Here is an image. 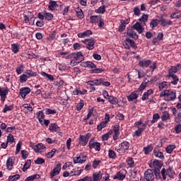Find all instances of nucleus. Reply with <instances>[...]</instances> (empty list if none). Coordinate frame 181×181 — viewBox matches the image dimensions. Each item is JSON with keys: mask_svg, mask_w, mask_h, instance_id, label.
Here are the masks:
<instances>
[{"mask_svg": "<svg viewBox=\"0 0 181 181\" xmlns=\"http://www.w3.org/2000/svg\"><path fill=\"white\" fill-rule=\"evenodd\" d=\"M21 179V175L19 174H16L14 175H10L8 177V181H16Z\"/></svg>", "mask_w": 181, "mask_h": 181, "instance_id": "nucleus-45", "label": "nucleus"}, {"mask_svg": "<svg viewBox=\"0 0 181 181\" xmlns=\"http://www.w3.org/2000/svg\"><path fill=\"white\" fill-rule=\"evenodd\" d=\"M81 42L86 45L88 50H93L94 49V45H95V39L94 37L87 38L83 40Z\"/></svg>", "mask_w": 181, "mask_h": 181, "instance_id": "nucleus-4", "label": "nucleus"}, {"mask_svg": "<svg viewBox=\"0 0 181 181\" xmlns=\"http://www.w3.org/2000/svg\"><path fill=\"white\" fill-rule=\"evenodd\" d=\"M96 13H104L105 12V6H102L99 7L96 11Z\"/></svg>", "mask_w": 181, "mask_h": 181, "instance_id": "nucleus-63", "label": "nucleus"}, {"mask_svg": "<svg viewBox=\"0 0 181 181\" xmlns=\"http://www.w3.org/2000/svg\"><path fill=\"white\" fill-rule=\"evenodd\" d=\"M152 149H153V147L151 145H148L147 146L144 147V152L145 155H149L151 152H152Z\"/></svg>", "mask_w": 181, "mask_h": 181, "instance_id": "nucleus-37", "label": "nucleus"}, {"mask_svg": "<svg viewBox=\"0 0 181 181\" xmlns=\"http://www.w3.org/2000/svg\"><path fill=\"white\" fill-rule=\"evenodd\" d=\"M107 100H109V103H110V104H112V105H115L118 103V100H117V98L112 96H110L109 98H107Z\"/></svg>", "mask_w": 181, "mask_h": 181, "instance_id": "nucleus-61", "label": "nucleus"}, {"mask_svg": "<svg viewBox=\"0 0 181 181\" xmlns=\"http://www.w3.org/2000/svg\"><path fill=\"white\" fill-rule=\"evenodd\" d=\"M151 63H152V61L149 59H143L139 61V66H140V67H142L143 69H145L146 67H149V65Z\"/></svg>", "mask_w": 181, "mask_h": 181, "instance_id": "nucleus-17", "label": "nucleus"}, {"mask_svg": "<svg viewBox=\"0 0 181 181\" xmlns=\"http://www.w3.org/2000/svg\"><path fill=\"white\" fill-rule=\"evenodd\" d=\"M84 107V101L81 100L79 103L76 105L77 111H80Z\"/></svg>", "mask_w": 181, "mask_h": 181, "instance_id": "nucleus-62", "label": "nucleus"}, {"mask_svg": "<svg viewBox=\"0 0 181 181\" xmlns=\"http://www.w3.org/2000/svg\"><path fill=\"white\" fill-rule=\"evenodd\" d=\"M25 74L28 76V78L30 77H36V76H37V74L32 70H27Z\"/></svg>", "mask_w": 181, "mask_h": 181, "instance_id": "nucleus-43", "label": "nucleus"}, {"mask_svg": "<svg viewBox=\"0 0 181 181\" xmlns=\"http://www.w3.org/2000/svg\"><path fill=\"white\" fill-rule=\"evenodd\" d=\"M30 88L29 87H23L21 88L20 89V92H19V95H21V97L25 100L26 98V95H28V94L30 93Z\"/></svg>", "mask_w": 181, "mask_h": 181, "instance_id": "nucleus-9", "label": "nucleus"}, {"mask_svg": "<svg viewBox=\"0 0 181 181\" xmlns=\"http://www.w3.org/2000/svg\"><path fill=\"white\" fill-rule=\"evenodd\" d=\"M14 163H15V160L13 158H8L7 159L6 166L8 170H12V169H13Z\"/></svg>", "mask_w": 181, "mask_h": 181, "instance_id": "nucleus-18", "label": "nucleus"}, {"mask_svg": "<svg viewBox=\"0 0 181 181\" xmlns=\"http://www.w3.org/2000/svg\"><path fill=\"white\" fill-rule=\"evenodd\" d=\"M56 110H52V109H49L47 108L45 109V114H47V115H54V114H56Z\"/></svg>", "mask_w": 181, "mask_h": 181, "instance_id": "nucleus-60", "label": "nucleus"}, {"mask_svg": "<svg viewBox=\"0 0 181 181\" xmlns=\"http://www.w3.org/2000/svg\"><path fill=\"white\" fill-rule=\"evenodd\" d=\"M58 5H57V2L54 1H49V4L48 6L49 9H50V11H54V8H57Z\"/></svg>", "mask_w": 181, "mask_h": 181, "instance_id": "nucleus-39", "label": "nucleus"}, {"mask_svg": "<svg viewBox=\"0 0 181 181\" xmlns=\"http://www.w3.org/2000/svg\"><path fill=\"white\" fill-rule=\"evenodd\" d=\"M16 71L18 76H19V74H22L23 71V64L18 65L16 69Z\"/></svg>", "mask_w": 181, "mask_h": 181, "instance_id": "nucleus-56", "label": "nucleus"}, {"mask_svg": "<svg viewBox=\"0 0 181 181\" xmlns=\"http://www.w3.org/2000/svg\"><path fill=\"white\" fill-rule=\"evenodd\" d=\"M87 156H84V154L78 155L76 157H74L73 162L74 165L77 163H84L86 162Z\"/></svg>", "mask_w": 181, "mask_h": 181, "instance_id": "nucleus-7", "label": "nucleus"}, {"mask_svg": "<svg viewBox=\"0 0 181 181\" xmlns=\"http://www.w3.org/2000/svg\"><path fill=\"white\" fill-rule=\"evenodd\" d=\"M174 130L175 131L176 134H180L181 132V124H178L175 125Z\"/></svg>", "mask_w": 181, "mask_h": 181, "instance_id": "nucleus-64", "label": "nucleus"}, {"mask_svg": "<svg viewBox=\"0 0 181 181\" xmlns=\"http://www.w3.org/2000/svg\"><path fill=\"white\" fill-rule=\"evenodd\" d=\"M83 173V169L81 170H73L72 171L70 172V176H80L81 173Z\"/></svg>", "mask_w": 181, "mask_h": 181, "instance_id": "nucleus-40", "label": "nucleus"}, {"mask_svg": "<svg viewBox=\"0 0 181 181\" xmlns=\"http://www.w3.org/2000/svg\"><path fill=\"white\" fill-rule=\"evenodd\" d=\"M127 163L128 166H129V168H134V158H132L131 157L127 158Z\"/></svg>", "mask_w": 181, "mask_h": 181, "instance_id": "nucleus-53", "label": "nucleus"}, {"mask_svg": "<svg viewBox=\"0 0 181 181\" xmlns=\"http://www.w3.org/2000/svg\"><path fill=\"white\" fill-rule=\"evenodd\" d=\"M175 149H176V146L175 144H170L166 147L165 151L167 153H172Z\"/></svg>", "mask_w": 181, "mask_h": 181, "instance_id": "nucleus-38", "label": "nucleus"}, {"mask_svg": "<svg viewBox=\"0 0 181 181\" xmlns=\"http://www.w3.org/2000/svg\"><path fill=\"white\" fill-rule=\"evenodd\" d=\"M160 119V115H159L158 113H155L153 115V120L151 121V124H155V122H158V119Z\"/></svg>", "mask_w": 181, "mask_h": 181, "instance_id": "nucleus-58", "label": "nucleus"}, {"mask_svg": "<svg viewBox=\"0 0 181 181\" xmlns=\"http://www.w3.org/2000/svg\"><path fill=\"white\" fill-rule=\"evenodd\" d=\"M101 179H103V174H101L100 171L93 174L92 181H101Z\"/></svg>", "mask_w": 181, "mask_h": 181, "instance_id": "nucleus-25", "label": "nucleus"}, {"mask_svg": "<svg viewBox=\"0 0 181 181\" xmlns=\"http://www.w3.org/2000/svg\"><path fill=\"white\" fill-rule=\"evenodd\" d=\"M21 108L25 114H28V112H32V111H33V107H32L30 104H23Z\"/></svg>", "mask_w": 181, "mask_h": 181, "instance_id": "nucleus-21", "label": "nucleus"}, {"mask_svg": "<svg viewBox=\"0 0 181 181\" xmlns=\"http://www.w3.org/2000/svg\"><path fill=\"white\" fill-rule=\"evenodd\" d=\"M37 118L40 123L43 122V118H45V115L43 114L42 111H39L37 113Z\"/></svg>", "mask_w": 181, "mask_h": 181, "instance_id": "nucleus-47", "label": "nucleus"}, {"mask_svg": "<svg viewBox=\"0 0 181 181\" xmlns=\"http://www.w3.org/2000/svg\"><path fill=\"white\" fill-rule=\"evenodd\" d=\"M60 170H62V163L57 164L55 168L50 172V177H54V176H57V175L60 173Z\"/></svg>", "mask_w": 181, "mask_h": 181, "instance_id": "nucleus-11", "label": "nucleus"}, {"mask_svg": "<svg viewBox=\"0 0 181 181\" xmlns=\"http://www.w3.org/2000/svg\"><path fill=\"white\" fill-rule=\"evenodd\" d=\"M57 152V150L56 148L52 149L50 152L47 153L46 154V156L48 159H52V156H54V153Z\"/></svg>", "mask_w": 181, "mask_h": 181, "instance_id": "nucleus-51", "label": "nucleus"}, {"mask_svg": "<svg viewBox=\"0 0 181 181\" xmlns=\"http://www.w3.org/2000/svg\"><path fill=\"white\" fill-rule=\"evenodd\" d=\"M101 16H91L90 18V23H98Z\"/></svg>", "mask_w": 181, "mask_h": 181, "instance_id": "nucleus-35", "label": "nucleus"}, {"mask_svg": "<svg viewBox=\"0 0 181 181\" xmlns=\"http://www.w3.org/2000/svg\"><path fill=\"white\" fill-rule=\"evenodd\" d=\"M11 51L14 54H16V53L19 52V47H21V45L18 43L11 44Z\"/></svg>", "mask_w": 181, "mask_h": 181, "instance_id": "nucleus-30", "label": "nucleus"}, {"mask_svg": "<svg viewBox=\"0 0 181 181\" xmlns=\"http://www.w3.org/2000/svg\"><path fill=\"white\" fill-rule=\"evenodd\" d=\"M33 149L37 153L39 152H42L43 149H46V146H45L43 144L40 143L33 146Z\"/></svg>", "mask_w": 181, "mask_h": 181, "instance_id": "nucleus-16", "label": "nucleus"}, {"mask_svg": "<svg viewBox=\"0 0 181 181\" xmlns=\"http://www.w3.org/2000/svg\"><path fill=\"white\" fill-rule=\"evenodd\" d=\"M8 93L9 88L0 87V97L2 103L5 102V100L6 99V96L8 95Z\"/></svg>", "mask_w": 181, "mask_h": 181, "instance_id": "nucleus-8", "label": "nucleus"}, {"mask_svg": "<svg viewBox=\"0 0 181 181\" xmlns=\"http://www.w3.org/2000/svg\"><path fill=\"white\" fill-rule=\"evenodd\" d=\"M144 178L147 181H152L155 179V175H153V171L152 170L148 169L144 173Z\"/></svg>", "mask_w": 181, "mask_h": 181, "instance_id": "nucleus-13", "label": "nucleus"}, {"mask_svg": "<svg viewBox=\"0 0 181 181\" xmlns=\"http://www.w3.org/2000/svg\"><path fill=\"white\" fill-rule=\"evenodd\" d=\"M87 84H88L89 86H100L101 84V78L100 79H95L93 81H89L87 82Z\"/></svg>", "mask_w": 181, "mask_h": 181, "instance_id": "nucleus-31", "label": "nucleus"}, {"mask_svg": "<svg viewBox=\"0 0 181 181\" xmlns=\"http://www.w3.org/2000/svg\"><path fill=\"white\" fill-rule=\"evenodd\" d=\"M126 176H127V171L125 170H122L117 172V175L113 177V179L115 180L116 179L117 180H124V179H125Z\"/></svg>", "mask_w": 181, "mask_h": 181, "instance_id": "nucleus-14", "label": "nucleus"}, {"mask_svg": "<svg viewBox=\"0 0 181 181\" xmlns=\"http://www.w3.org/2000/svg\"><path fill=\"white\" fill-rule=\"evenodd\" d=\"M160 97H164L165 101H173L176 100V92L165 90L160 93Z\"/></svg>", "mask_w": 181, "mask_h": 181, "instance_id": "nucleus-2", "label": "nucleus"}, {"mask_svg": "<svg viewBox=\"0 0 181 181\" xmlns=\"http://www.w3.org/2000/svg\"><path fill=\"white\" fill-rule=\"evenodd\" d=\"M71 59L70 66L74 67V66H77L78 63H81L84 60V55L81 52H78L71 54Z\"/></svg>", "mask_w": 181, "mask_h": 181, "instance_id": "nucleus-1", "label": "nucleus"}, {"mask_svg": "<svg viewBox=\"0 0 181 181\" xmlns=\"http://www.w3.org/2000/svg\"><path fill=\"white\" fill-rule=\"evenodd\" d=\"M170 118L169 112L167 111L163 112V115L161 116L162 121H168Z\"/></svg>", "mask_w": 181, "mask_h": 181, "instance_id": "nucleus-52", "label": "nucleus"}, {"mask_svg": "<svg viewBox=\"0 0 181 181\" xmlns=\"http://www.w3.org/2000/svg\"><path fill=\"white\" fill-rule=\"evenodd\" d=\"M108 156L110 159H115V158H117V154L113 150H109Z\"/></svg>", "mask_w": 181, "mask_h": 181, "instance_id": "nucleus-57", "label": "nucleus"}, {"mask_svg": "<svg viewBox=\"0 0 181 181\" xmlns=\"http://www.w3.org/2000/svg\"><path fill=\"white\" fill-rule=\"evenodd\" d=\"M35 179H40V175L35 174V175H33L29 176L28 177H27L25 181H33Z\"/></svg>", "mask_w": 181, "mask_h": 181, "instance_id": "nucleus-44", "label": "nucleus"}, {"mask_svg": "<svg viewBox=\"0 0 181 181\" xmlns=\"http://www.w3.org/2000/svg\"><path fill=\"white\" fill-rule=\"evenodd\" d=\"M90 138H91V134L90 133H88L86 135H81L79 138L80 144L83 146H86V145L88 144V139H90Z\"/></svg>", "mask_w": 181, "mask_h": 181, "instance_id": "nucleus-6", "label": "nucleus"}, {"mask_svg": "<svg viewBox=\"0 0 181 181\" xmlns=\"http://www.w3.org/2000/svg\"><path fill=\"white\" fill-rule=\"evenodd\" d=\"M153 94V90L149 89L146 92H144L142 97L141 100L142 101H145L149 98V95H152Z\"/></svg>", "mask_w": 181, "mask_h": 181, "instance_id": "nucleus-24", "label": "nucleus"}, {"mask_svg": "<svg viewBox=\"0 0 181 181\" xmlns=\"http://www.w3.org/2000/svg\"><path fill=\"white\" fill-rule=\"evenodd\" d=\"M13 110V105H5L4 108L3 109V112L4 114H6V112H8V111H12Z\"/></svg>", "mask_w": 181, "mask_h": 181, "instance_id": "nucleus-48", "label": "nucleus"}, {"mask_svg": "<svg viewBox=\"0 0 181 181\" xmlns=\"http://www.w3.org/2000/svg\"><path fill=\"white\" fill-rule=\"evenodd\" d=\"M168 77L172 78L173 81H171V83H173V86H176V84L179 83V78H177V76L175 74H168Z\"/></svg>", "mask_w": 181, "mask_h": 181, "instance_id": "nucleus-28", "label": "nucleus"}, {"mask_svg": "<svg viewBox=\"0 0 181 181\" xmlns=\"http://www.w3.org/2000/svg\"><path fill=\"white\" fill-rule=\"evenodd\" d=\"M107 127V122H102L100 124L98 125L97 129L98 131H101L103 128H105Z\"/></svg>", "mask_w": 181, "mask_h": 181, "instance_id": "nucleus-59", "label": "nucleus"}, {"mask_svg": "<svg viewBox=\"0 0 181 181\" xmlns=\"http://www.w3.org/2000/svg\"><path fill=\"white\" fill-rule=\"evenodd\" d=\"M170 18L171 19H179L181 18V11L174 12L170 14Z\"/></svg>", "mask_w": 181, "mask_h": 181, "instance_id": "nucleus-36", "label": "nucleus"}, {"mask_svg": "<svg viewBox=\"0 0 181 181\" xmlns=\"http://www.w3.org/2000/svg\"><path fill=\"white\" fill-rule=\"evenodd\" d=\"M28 78H29V76H28L26 74H23L21 76H20V82L26 83L28 81Z\"/></svg>", "mask_w": 181, "mask_h": 181, "instance_id": "nucleus-50", "label": "nucleus"}, {"mask_svg": "<svg viewBox=\"0 0 181 181\" xmlns=\"http://www.w3.org/2000/svg\"><path fill=\"white\" fill-rule=\"evenodd\" d=\"M180 70V65L177 64L175 66H172V68L169 70L168 74H175V73H177Z\"/></svg>", "mask_w": 181, "mask_h": 181, "instance_id": "nucleus-34", "label": "nucleus"}, {"mask_svg": "<svg viewBox=\"0 0 181 181\" xmlns=\"http://www.w3.org/2000/svg\"><path fill=\"white\" fill-rule=\"evenodd\" d=\"M93 35V32L90 30H87L83 33H79L78 34V37H80L81 39L84 37H88Z\"/></svg>", "mask_w": 181, "mask_h": 181, "instance_id": "nucleus-20", "label": "nucleus"}, {"mask_svg": "<svg viewBox=\"0 0 181 181\" xmlns=\"http://www.w3.org/2000/svg\"><path fill=\"white\" fill-rule=\"evenodd\" d=\"M44 16L47 21H52V19H53V14L46 11H44Z\"/></svg>", "mask_w": 181, "mask_h": 181, "instance_id": "nucleus-54", "label": "nucleus"}, {"mask_svg": "<svg viewBox=\"0 0 181 181\" xmlns=\"http://www.w3.org/2000/svg\"><path fill=\"white\" fill-rule=\"evenodd\" d=\"M139 97V91L134 90L133 91L128 97V101H134V100H136Z\"/></svg>", "mask_w": 181, "mask_h": 181, "instance_id": "nucleus-19", "label": "nucleus"}, {"mask_svg": "<svg viewBox=\"0 0 181 181\" xmlns=\"http://www.w3.org/2000/svg\"><path fill=\"white\" fill-rule=\"evenodd\" d=\"M169 87H170V82L163 81L158 84V88L160 91H162L163 90H166V88H169Z\"/></svg>", "mask_w": 181, "mask_h": 181, "instance_id": "nucleus-22", "label": "nucleus"}, {"mask_svg": "<svg viewBox=\"0 0 181 181\" xmlns=\"http://www.w3.org/2000/svg\"><path fill=\"white\" fill-rule=\"evenodd\" d=\"M133 28L135 29V30H137L138 33H142L144 32V28L142 25H141V23L136 22L134 25Z\"/></svg>", "mask_w": 181, "mask_h": 181, "instance_id": "nucleus-29", "label": "nucleus"}, {"mask_svg": "<svg viewBox=\"0 0 181 181\" xmlns=\"http://www.w3.org/2000/svg\"><path fill=\"white\" fill-rule=\"evenodd\" d=\"M77 18H79V19H83L84 18V13H83V10L80 8H77L76 9Z\"/></svg>", "mask_w": 181, "mask_h": 181, "instance_id": "nucleus-42", "label": "nucleus"}, {"mask_svg": "<svg viewBox=\"0 0 181 181\" xmlns=\"http://www.w3.org/2000/svg\"><path fill=\"white\" fill-rule=\"evenodd\" d=\"M41 76H43V77H47L50 81H54V77L52 76V75L48 74L45 71L40 72Z\"/></svg>", "mask_w": 181, "mask_h": 181, "instance_id": "nucleus-41", "label": "nucleus"}, {"mask_svg": "<svg viewBox=\"0 0 181 181\" xmlns=\"http://www.w3.org/2000/svg\"><path fill=\"white\" fill-rule=\"evenodd\" d=\"M129 145H131L129 142L124 141L121 143L119 146L115 147V151L118 153H121V154L127 152V151H128V149H129Z\"/></svg>", "mask_w": 181, "mask_h": 181, "instance_id": "nucleus-3", "label": "nucleus"}, {"mask_svg": "<svg viewBox=\"0 0 181 181\" xmlns=\"http://www.w3.org/2000/svg\"><path fill=\"white\" fill-rule=\"evenodd\" d=\"M127 36H129V37H132V39L138 38V35H136V33H135L134 30L131 29L127 30Z\"/></svg>", "mask_w": 181, "mask_h": 181, "instance_id": "nucleus-32", "label": "nucleus"}, {"mask_svg": "<svg viewBox=\"0 0 181 181\" xmlns=\"http://www.w3.org/2000/svg\"><path fill=\"white\" fill-rule=\"evenodd\" d=\"M165 172L168 177H173V175L175 173V171H173V168L169 167L167 170H165Z\"/></svg>", "mask_w": 181, "mask_h": 181, "instance_id": "nucleus-46", "label": "nucleus"}, {"mask_svg": "<svg viewBox=\"0 0 181 181\" xmlns=\"http://www.w3.org/2000/svg\"><path fill=\"white\" fill-rule=\"evenodd\" d=\"M88 146L90 149H95L98 152L101 151V144L93 141V140H90Z\"/></svg>", "mask_w": 181, "mask_h": 181, "instance_id": "nucleus-10", "label": "nucleus"}, {"mask_svg": "<svg viewBox=\"0 0 181 181\" xmlns=\"http://www.w3.org/2000/svg\"><path fill=\"white\" fill-rule=\"evenodd\" d=\"M84 67H88L89 69H95L96 66L91 62H87L84 64Z\"/></svg>", "mask_w": 181, "mask_h": 181, "instance_id": "nucleus-55", "label": "nucleus"}, {"mask_svg": "<svg viewBox=\"0 0 181 181\" xmlns=\"http://www.w3.org/2000/svg\"><path fill=\"white\" fill-rule=\"evenodd\" d=\"M153 153L156 158H159V159H165V156L162 151H159V149L156 148L153 150Z\"/></svg>", "mask_w": 181, "mask_h": 181, "instance_id": "nucleus-26", "label": "nucleus"}, {"mask_svg": "<svg viewBox=\"0 0 181 181\" xmlns=\"http://www.w3.org/2000/svg\"><path fill=\"white\" fill-rule=\"evenodd\" d=\"M141 127H137L138 130H136L134 132V136H141V134H142V132H144V131H145V129L146 128V124L143 123Z\"/></svg>", "mask_w": 181, "mask_h": 181, "instance_id": "nucleus-23", "label": "nucleus"}, {"mask_svg": "<svg viewBox=\"0 0 181 181\" xmlns=\"http://www.w3.org/2000/svg\"><path fill=\"white\" fill-rule=\"evenodd\" d=\"M49 129L51 132H57L59 131V126L56 123L50 124Z\"/></svg>", "mask_w": 181, "mask_h": 181, "instance_id": "nucleus-33", "label": "nucleus"}, {"mask_svg": "<svg viewBox=\"0 0 181 181\" xmlns=\"http://www.w3.org/2000/svg\"><path fill=\"white\" fill-rule=\"evenodd\" d=\"M160 23L162 26L163 27H166V26H172V25H173V21L168 20V21H165V19L162 18L160 21Z\"/></svg>", "mask_w": 181, "mask_h": 181, "instance_id": "nucleus-27", "label": "nucleus"}, {"mask_svg": "<svg viewBox=\"0 0 181 181\" xmlns=\"http://www.w3.org/2000/svg\"><path fill=\"white\" fill-rule=\"evenodd\" d=\"M30 163H32L30 160H28L25 162V163L23 165V169H22L23 172H26V170H28V169H29V168H30Z\"/></svg>", "mask_w": 181, "mask_h": 181, "instance_id": "nucleus-49", "label": "nucleus"}, {"mask_svg": "<svg viewBox=\"0 0 181 181\" xmlns=\"http://www.w3.org/2000/svg\"><path fill=\"white\" fill-rule=\"evenodd\" d=\"M171 111L173 112V115H174L175 122H177V124L180 123L181 122V112L177 111V110L175 107H173L171 109Z\"/></svg>", "mask_w": 181, "mask_h": 181, "instance_id": "nucleus-5", "label": "nucleus"}, {"mask_svg": "<svg viewBox=\"0 0 181 181\" xmlns=\"http://www.w3.org/2000/svg\"><path fill=\"white\" fill-rule=\"evenodd\" d=\"M124 46L125 49H130V47H132V49H136V45H135V42L134 40L127 38L125 40V42L124 43Z\"/></svg>", "mask_w": 181, "mask_h": 181, "instance_id": "nucleus-12", "label": "nucleus"}, {"mask_svg": "<svg viewBox=\"0 0 181 181\" xmlns=\"http://www.w3.org/2000/svg\"><path fill=\"white\" fill-rule=\"evenodd\" d=\"M149 166L154 170L160 169L162 168V163L158 160H154L150 163Z\"/></svg>", "mask_w": 181, "mask_h": 181, "instance_id": "nucleus-15", "label": "nucleus"}]
</instances>
